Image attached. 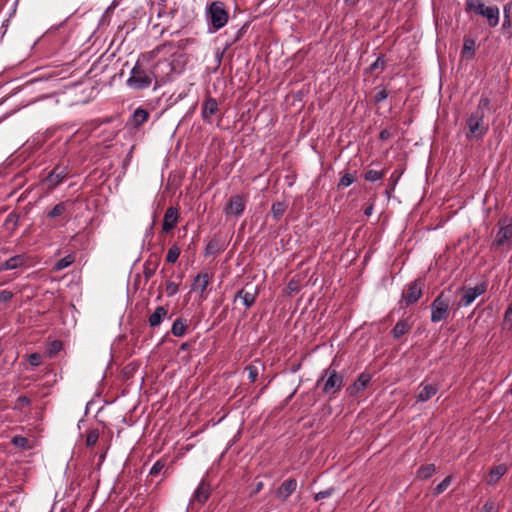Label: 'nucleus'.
Wrapping results in <instances>:
<instances>
[{"instance_id": "f257e3e1", "label": "nucleus", "mask_w": 512, "mask_h": 512, "mask_svg": "<svg viewBox=\"0 0 512 512\" xmlns=\"http://www.w3.org/2000/svg\"><path fill=\"white\" fill-rule=\"evenodd\" d=\"M488 111H490V100L487 97H481L475 111L466 121L468 128L466 137L468 139H480L487 134L489 126L485 123L484 118Z\"/></svg>"}, {"instance_id": "f03ea898", "label": "nucleus", "mask_w": 512, "mask_h": 512, "mask_svg": "<svg viewBox=\"0 0 512 512\" xmlns=\"http://www.w3.org/2000/svg\"><path fill=\"white\" fill-rule=\"evenodd\" d=\"M465 10L486 18L490 27H496L499 24L500 11L496 5L486 6L482 0H466Z\"/></svg>"}, {"instance_id": "7ed1b4c3", "label": "nucleus", "mask_w": 512, "mask_h": 512, "mask_svg": "<svg viewBox=\"0 0 512 512\" xmlns=\"http://www.w3.org/2000/svg\"><path fill=\"white\" fill-rule=\"evenodd\" d=\"M344 377L335 369L328 368L324 375L317 381V386H321L324 394L329 397L335 396L343 387Z\"/></svg>"}, {"instance_id": "20e7f679", "label": "nucleus", "mask_w": 512, "mask_h": 512, "mask_svg": "<svg viewBox=\"0 0 512 512\" xmlns=\"http://www.w3.org/2000/svg\"><path fill=\"white\" fill-rule=\"evenodd\" d=\"M154 74L147 71L139 61L136 62L127 79V85L135 90L148 88L152 84Z\"/></svg>"}, {"instance_id": "39448f33", "label": "nucleus", "mask_w": 512, "mask_h": 512, "mask_svg": "<svg viewBox=\"0 0 512 512\" xmlns=\"http://www.w3.org/2000/svg\"><path fill=\"white\" fill-rule=\"evenodd\" d=\"M207 16L214 31L223 28L228 22V13L220 1L212 2L207 9Z\"/></svg>"}, {"instance_id": "423d86ee", "label": "nucleus", "mask_w": 512, "mask_h": 512, "mask_svg": "<svg viewBox=\"0 0 512 512\" xmlns=\"http://www.w3.org/2000/svg\"><path fill=\"white\" fill-rule=\"evenodd\" d=\"M450 314V299L443 292L431 304V321L438 323L446 320Z\"/></svg>"}, {"instance_id": "0eeeda50", "label": "nucleus", "mask_w": 512, "mask_h": 512, "mask_svg": "<svg viewBox=\"0 0 512 512\" xmlns=\"http://www.w3.org/2000/svg\"><path fill=\"white\" fill-rule=\"evenodd\" d=\"M423 283L421 281H414L409 283L403 291L402 298L406 305L416 303L422 296Z\"/></svg>"}, {"instance_id": "6e6552de", "label": "nucleus", "mask_w": 512, "mask_h": 512, "mask_svg": "<svg viewBox=\"0 0 512 512\" xmlns=\"http://www.w3.org/2000/svg\"><path fill=\"white\" fill-rule=\"evenodd\" d=\"M486 287L485 283H480L475 287H464L462 289V297L459 301V306H469L477 297L485 293Z\"/></svg>"}, {"instance_id": "1a4fd4ad", "label": "nucleus", "mask_w": 512, "mask_h": 512, "mask_svg": "<svg viewBox=\"0 0 512 512\" xmlns=\"http://www.w3.org/2000/svg\"><path fill=\"white\" fill-rule=\"evenodd\" d=\"M68 176L66 167H55L46 177L45 182L49 189H54Z\"/></svg>"}, {"instance_id": "9d476101", "label": "nucleus", "mask_w": 512, "mask_h": 512, "mask_svg": "<svg viewBox=\"0 0 512 512\" xmlns=\"http://www.w3.org/2000/svg\"><path fill=\"white\" fill-rule=\"evenodd\" d=\"M495 244L498 247L510 248L512 244V224L501 225L496 234Z\"/></svg>"}, {"instance_id": "9b49d317", "label": "nucleus", "mask_w": 512, "mask_h": 512, "mask_svg": "<svg viewBox=\"0 0 512 512\" xmlns=\"http://www.w3.org/2000/svg\"><path fill=\"white\" fill-rule=\"evenodd\" d=\"M245 210V201L242 196L234 195L230 198L225 212L227 215L240 216Z\"/></svg>"}, {"instance_id": "f8f14e48", "label": "nucleus", "mask_w": 512, "mask_h": 512, "mask_svg": "<svg viewBox=\"0 0 512 512\" xmlns=\"http://www.w3.org/2000/svg\"><path fill=\"white\" fill-rule=\"evenodd\" d=\"M258 290L256 287H244L237 292L235 300L240 299L242 303L247 307H251L256 300Z\"/></svg>"}, {"instance_id": "ddd939ff", "label": "nucleus", "mask_w": 512, "mask_h": 512, "mask_svg": "<svg viewBox=\"0 0 512 512\" xmlns=\"http://www.w3.org/2000/svg\"><path fill=\"white\" fill-rule=\"evenodd\" d=\"M210 283V276L208 273H199L191 286V290L195 292H199L200 298L205 299L206 298V288L208 287Z\"/></svg>"}, {"instance_id": "4468645a", "label": "nucleus", "mask_w": 512, "mask_h": 512, "mask_svg": "<svg viewBox=\"0 0 512 512\" xmlns=\"http://www.w3.org/2000/svg\"><path fill=\"white\" fill-rule=\"evenodd\" d=\"M297 481L295 479L285 480L276 490V495L282 501H286L296 490Z\"/></svg>"}, {"instance_id": "2eb2a0df", "label": "nucleus", "mask_w": 512, "mask_h": 512, "mask_svg": "<svg viewBox=\"0 0 512 512\" xmlns=\"http://www.w3.org/2000/svg\"><path fill=\"white\" fill-rule=\"evenodd\" d=\"M178 218H179L178 210L174 207H169L166 210L164 219H163V224H162L163 232H169L170 230H172L176 226V224L178 222Z\"/></svg>"}, {"instance_id": "dca6fc26", "label": "nucleus", "mask_w": 512, "mask_h": 512, "mask_svg": "<svg viewBox=\"0 0 512 512\" xmlns=\"http://www.w3.org/2000/svg\"><path fill=\"white\" fill-rule=\"evenodd\" d=\"M149 119V112L143 108H137L131 118L129 119L127 125H130L134 129H138Z\"/></svg>"}, {"instance_id": "f3484780", "label": "nucleus", "mask_w": 512, "mask_h": 512, "mask_svg": "<svg viewBox=\"0 0 512 512\" xmlns=\"http://www.w3.org/2000/svg\"><path fill=\"white\" fill-rule=\"evenodd\" d=\"M210 492V485L204 481H201L192 496L191 502H198L203 504L208 500Z\"/></svg>"}, {"instance_id": "a211bd4d", "label": "nucleus", "mask_w": 512, "mask_h": 512, "mask_svg": "<svg viewBox=\"0 0 512 512\" xmlns=\"http://www.w3.org/2000/svg\"><path fill=\"white\" fill-rule=\"evenodd\" d=\"M371 377L369 374L362 373L359 375L358 379L347 388V393L350 396H354L360 391L364 390L369 384Z\"/></svg>"}, {"instance_id": "6ab92c4d", "label": "nucleus", "mask_w": 512, "mask_h": 512, "mask_svg": "<svg viewBox=\"0 0 512 512\" xmlns=\"http://www.w3.org/2000/svg\"><path fill=\"white\" fill-rule=\"evenodd\" d=\"M438 391V386L435 384H421V389L417 394V400L426 402L431 399Z\"/></svg>"}, {"instance_id": "aec40b11", "label": "nucleus", "mask_w": 512, "mask_h": 512, "mask_svg": "<svg viewBox=\"0 0 512 512\" xmlns=\"http://www.w3.org/2000/svg\"><path fill=\"white\" fill-rule=\"evenodd\" d=\"M168 309L163 306H158L155 311L149 316L148 323L150 327H158L163 319L167 317Z\"/></svg>"}, {"instance_id": "412c9836", "label": "nucleus", "mask_w": 512, "mask_h": 512, "mask_svg": "<svg viewBox=\"0 0 512 512\" xmlns=\"http://www.w3.org/2000/svg\"><path fill=\"white\" fill-rule=\"evenodd\" d=\"M25 257L23 255H15L0 264V271L13 270L23 266Z\"/></svg>"}, {"instance_id": "4be33fe9", "label": "nucleus", "mask_w": 512, "mask_h": 512, "mask_svg": "<svg viewBox=\"0 0 512 512\" xmlns=\"http://www.w3.org/2000/svg\"><path fill=\"white\" fill-rule=\"evenodd\" d=\"M507 472V467L504 464L493 467L486 479L487 484L493 485Z\"/></svg>"}, {"instance_id": "5701e85b", "label": "nucleus", "mask_w": 512, "mask_h": 512, "mask_svg": "<svg viewBox=\"0 0 512 512\" xmlns=\"http://www.w3.org/2000/svg\"><path fill=\"white\" fill-rule=\"evenodd\" d=\"M218 111V103L214 98H207L203 103L202 117L207 120Z\"/></svg>"}, {"instance_id": "b1692460", "label": "nucleus", "mask_w": 512, "mask_h": 512, "mask_svg": "<svg viewBox=\"0 0 512 512\" xmlns=\"http://www.w3.org/2000/svg\"><path fill=\"white\" fill-rule=\"evenodd\" d=\"M411 327L412 324L409 321V319H403L398 321L392 330L393 337L400 338L401 336L408 333Z\"/></svg>"}, {"instance_id": "393cba45", "label": "nucleus", "mask_w": 512, "mask_h": 512, "mask_svg": "<svg viewBox=\"0 0 512 512\" xmlns=\"http://www.w3.org/2000/svg\"><path fill=\"white\" fill-rule=\"evenodd\" d=\"M436 472V466L434 464H426L422 465L417 471H416V478L420 480H427L429 479L434 473Z\"/></svg>"}, {"instance_id": "a878e982", "label": "nucleus", "mask_w": 512, "mask_h": 512, "mask_svg": "<svg viewBox=\"0 0 512 512\" xmlns=\"http://www.w3.org/2000/svg\"><path fill=\"white\" fill-rule=\"evenodd\" d=\"M475 40L472 38H465L462 48V56L467 59H471L474 57L475 54Z\"/></svg>"}, {"instance_id": "bb28decb", "label": "nucleus", "mask_w": 512, "mask_h": 512, "mask_svg": "<svg viewBox=\"0 0 512 512\" xmlns=\"http://www.w3.org/2000/svg\"><path fill=\"white\" fill-rule=\"evenodd\" d=\"M187 330V323L182 318H178L174 321L171 327V333L176 337H182L185 335Z\"/></svg>"}, {"instance_id": "cd10ccee", "label": "nucleus", "mask_w": 512, "mask_h": 512, "mask_svg": "<svg viewBox=\"0 0 512 512\" xmlns=\"http://www.w3.org/2000/svg\"><path fill=\"white\" fill-rule=\"evenodd\" d=\"M74 261H75V256L73 254H69V255L59 259L55 263L54 270L61 271L65 268L69 267Z\"/></svg>"}, {"instance_id": "c85d7f7f", "label": "nucleus", "mask_w": 512, "mask_h": 512, "mask_svg": "<svg viewBox=\"0 0 512 512\" xmlns=\"http://www.w3.org/2000/svg\"><path fill=\"white\" fill-rule=\"evenodd\" d=\"M180 253V247L177 244L172 245L167 252L166 261L171 264L175 263L179 258Z\"/></svg>"}, {"instance_id": "c756f323", "label": "nucleus", "mask_w": 512, "mask_h": 512, "mask_svg": "<svg viewBox=\"0 0 512 512\" xmlns=\"http://www.w3.org/2000/svg\"><path fill=\"white\" fill-rule=\"evenodd\" d=\"M158 264L156 262H152L151 260H147L143 265V275L148 280L150 279L156 272Z\"/></svg>"}, {"instance_id": "7c9ffc66", "label": "nucleus", "mask_w": 512, "mask_h": 512, "mask_svg": "<svg viewBox=\"0 0 512 512\" xmlns=\"http://www.w3.org/2000/svg\"><path fill=\"white\" fill-rule=\"evenodd\" d=\"M385 175L384 171H378V170H367L364 174V178L366 181L369 182H376L378 180H381Z\"/></svg>"}, {"instance_id": "2f4dec72", "label": "nucleus", "mask_w": 512, "mask_h": 512, "mask_svg": "<svg viewBox=\"0 0 512 512\" xmlns=\"http://www.w3.org/2000/svg\"><path fill=\"white\" fill-rule=\"evenodd\" d=\"M67 205L68 203L67 202H61V203H58L57 205H55L53 207V209L48 213V217L50 218H56V217H59L61 216L62 214L65 213V211L67 210Z\"/></svg>"}, {"instance_id": "473e14b6", "label": "nucleus", "mask_w": 512, "mask_h": 512, "mask_svg": "<svg viewBox=\"0 0 512 512\" xmlns=\"http://www.w3.org/2000/svg\"><path fill=\"white\" fill-rule=\"evenodd\" d=\"M451 476H447L445 479H443L435 488L433 491V494L435 496H438L442 494L451 484Z\"/></svg>"}, {"instance_id": "72a5a7b5", "label": "nucleus", "mask_w": 512, "mask_h": 512, "mask_svg": "<svg viewBox=\"0 0 512 512\" xmlns=\"http://www.w3.org/2000/svg\"><path fill=\"white\" fill-rule=\"evenodd\" d=\"M511 9H512L511 3H507L503 8V13H504V20H503V24H502L503 29H509L511 27V19H510Z\"/></svg>"}, {"instance_id": "f704fd0d", "label": "nucleus", "mask_w": 512, "mask_h": 512, "mask_svg": "<svg viewBox=\"0 0 512 512\" xmlns=\"http://www.w3.org/2000/svg\"><path fill=\"white\" fill-rule=\"evenodd\" d=\"M286 206L282 202H276L272 205L271 212L274 218L279 219L285 212Z\"/></svg>"}, {"instance_id": "c9c22d12", "label": "nucleus", "mask_w": 512, "mask_h": 512, "mask_svg": "<svg viewBox=\"0 0 512 512\" xmlns=\"http://www.w3.org/2000/svg\"><path fill=\"white\" fill-rule=\"evenodd\" d=\"M99 439V432L98 430L94 429L88 432L86 437V445L88 447L94 446Z\"/></svg>"}, {"instance_id": "e433bc0d", "label": "nucleus", "mask_w": 512, "mask_h": 512, "mask_svg": "<svg viewBox=\"0 0 512 512\" xmlns=\"http://www.w3.org/2000/svg\"><path fill=\"white\" fill-rule=\"evenodd\" d=\"M179 290V287L176 283L169 281L165 285V292L168 297L174 296Z\"/></svg>"}, {"instance_id": "4c0bfd02", "label": "nucleus", "mask_w": 512, "mask_h": 512, "mask_svg": "<svg viewBox=\"0 0 512 512\" xmlns=\"http://www.w3.org/2000/svg\"><path fill=\"white\" fill-rule=\"evenodd\" d=\"M28 439L25 438V437H22V436H15L13 437L12 439V443L17 446V447H21V448H28Z\"/></svg>"}, {"instance_id": "58836bf2", "label": "nucleus", "mask_w": 512, "mask_h": 512, "mask_svg": "<svg viewBox=\"0 0 512 512\" xmlns=\"http://www.w3.org/2000/svg\"><path fill=\"white\" fill-rule=\"evenodd\" d=\"M355 181V177L352 174H345L341 177L339 186L348 187Z\"/></svg>"}, {"instance_id": "ea45409f", "label": "nucleus", "mask_w": 512, "mask_h": 512, "mask_svg": "<svg viewBox=\"0 0 512 512\" xmlns=\"http://www.w3.org/2000/svg\"><path fill=\"white\" fill-rule=\"evenodd\" d=\"M334 493V488H329L324 491H320L315 494L314 499L316 501L322 500L324 498L330 497Z\"/></svg>"}, {"instance_id": "a19ab883", "label": "nucleus", "mask_w": 512, "mask_h": 512, "mask_svg": "<svg viewBox=\"0 0 512 512\" xmlns=\"http://www.w3.org/2000/svg\"><path fill=\"white\" fill-rule=\"evenodd\" d=\"M246 370L248 371V378L251 382H255L258 377V369L256 366L249 365L246 367Z\"/></svg>"}, {"instance_id": "79ce46f5", "label": "nucleus", "mask_w": 512, "mask_h": 512, "mask_svg": "<svg viewBox=\"0 0 512 512\" xmlns=\"http://www.w3.org/2000/svg\"><path fill=\"white\" fill-rule=\"evenodd\" d=\"M164 463L161 462V461H157L156 463H154V465L152 466V468L150 469V475H158L164 468Z\"/></svg>"}, {"instance_id": "37998d69", "label": "nucleus", "mask_w": 512, "mask_h": 512, "mask_svg": "<svg viewBox=\"0 0 512 512\" xmlns=\"http://www.w3.org/2000/svg\"><path fill=\"white\" fill-rule=\"evenodd\" d=\"M388 97V92L386 89H381L375 94V102L379 103L384 101Z\"/></svg>"}, {"instance_id": "c03bdc74", "label": "nucleus", "mask_w": 512, "mask_h": 512, "mask_svg": "<svg viewBox=\"0 0 512 512\" xmlns=\"http://www.w3.org/2000/svg\"><path fill=\"white\" fill-rule=\"evenodd\" d=\"M504 324H512V300L504 314Z\"/></svg>"}, {"instance_id": "a18cd8bd", "label": "nucleus", "mask_w": 512, "mask_h": 512, "mask_svg": "<svg viewBox=\"0 0 512 512\" xmlns=\"http://www.w3.org/2000/svg\"><path fill=\"white\" fill-rule=\"evenodd\" d=\"M13 297V293L8 290H2L0 291V302H7L11 300Z\"/></svg>"}, {"instance_id": "49530a36", "label": "nucleus", "mask_w": 512, "mask_h": 512, "mask_svg": "<svg viewBox=\"0 0 512 512\" xmlns=\"http://www.w3.org/2000/svg\"><path fill=\"white\" fill-rule=\"evenodd\" d=\"M29 363L32 366H38L41 363V356L37 353H33L29 356Z\"/></svg>"}, {"instance_id": "de8ad7c7", "label": "nucleus", "mask_w": 512, "mask_h": 512, "mask_svg": "<svg viewBox=\"0 0 512 512\" xmlns=\"http://www.w3.org/2000/svg\"><path fill=\"white\" fill-rule=\"evenodd\" d=\"M385 60L382 57H378L375 62L371 65V69L384 68Z\"/></svg>"}, {"instance_id": "09e8293b", "label": "nucleus", "mask_w": 512, "mask_h": 512, "mask_svg": "<svg viewBox=\"0 0 512 512\" xmlns=\"http://www.w3.org/2000/svg\"><path fill=\"white\" fill-rule=\"evenodd\" d=\"M62 347L61 342L54 341L51 345V352H58Z\"/></svg>"}, {"instance_id": "8fccbe9b", "label": "nucleus", "mask_w": 512, "mask_h": 512, "mask_svg": "<svg viewBox=\"0 0 512 512\" xmlns=\"http://www.w3.org/2000/svg\"><path fill=\"white\" fill-rule=\"evenodd\" d=\"M390 136V132L388 130H382L379 134L381 140H386Z\"/></svg>"}, {"instance_id": "3c124183", "label": "nucleus", "mask_w": 512, "mask_h": 512, "mask_svg": "<svg viewBox=\"0 0 512 512\" xmlns=\"http://www.w3.org/2000/svg\"><path fill=\"white\" fill-rule=\"evenodd\" d=\"M373 210H374V205H373V204H370V205H368V206L365 208V210H364V214H365L366 216H370V215H372Z\"/></svg>"}, {"instance_id": "603ef678", "label": "nucleus", "mask_w": 512, "mask_h": 512, "mask_svg": "<svg viewBox=\"0 0 512 512\" xmlns=\"http://www.w3.org/2000/svg\"><path fill=\"white\" fill-rule=\"evenodd\" d=\"M263 488V483L262 482H258L255 486V490H254V494L260 492Z\"/></svg>"}, {"instance_id": "864d4df0", "label": "nucleus", "mask_w": 512, "mask_h": 512, "mask_svg": "<svg viewBox=\"0 0 512 512\" xmlns=\"http://www.w3.org/2000/svg\"><path fill=\"white\" fill-rule=\"evenodd\" d=\"M162 47H171V45H162ZM161 50V46L156 47L154 50H152V54H158Z\"/></svg>"}, {"instance_id": "5fc2aeb1", "label": "nucleus", "mask_w": 512, "mask_h": 512, "mask_svg": "<svg viewBox=\"0 0 512 512\" xmlns=\"http://www.w3.org/2000/svg\"><path fill=\"white\" fill-rule=\"evenodd\" d=\"M484 509L486 510V512H493V506L485 505Z\"/></svg>"}, {"instance_id": "6e6d98bb", "label": "nucleus", "mask_w": 512, "mask_h": 512, "mask_svg": "<svg viewBox=\"0 0 512 512\" xmlns=\"http://www.w3.org/2000/svg\"><path fill=\"white\" fill-rule=\"evenodd\" d=\"M19 401H22V403H26V404L29 403V400L27 398H25V397L19 398Z\"/></svg>"}, {"instance_id": "4d7b16f0", "label": "nucleus", "mask_w": 512, "mask_h": 512, "mask_svg": "<svg viewBox=\"0 0 512 512\" xmlns=\"http://www.w3.org/2000/svg\"><path fill=\"white\" fill-rule=\"evenodd\" d=\"M292 285H293V282H290L288 286H289V288H290L291 290H294V286H292Z\"/></svg>"}]
</instances>
